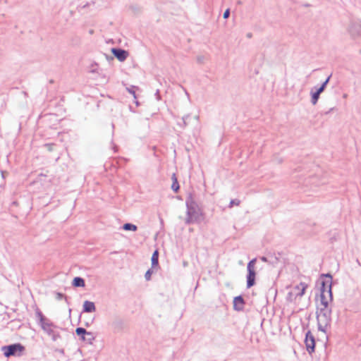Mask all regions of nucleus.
Segmentation results:
<instances>
[{"label":"nucleus","instance_id":"obj_1","mask_svg":"<svg viewBox=\"0 0 361 361\" xmlns=\"http://www.w3.org/2000/svg\"><path fill=\"white\" fill-rule=\"evenodd\" d=\"M318 330L326 333L331 321V310L330 307H318L317 311Z\"/></svg>","mask_w":361,"mask_h":361},{"label":"nucleus","instance_id":"obj_2","mask_svg":"<svg viewBox=\"0 0 361 361\" xmlns=\"http://www.w3.org/2000/svg\"><path fill=\"white\" fill-rule=\"evenodd\" d=\"M187 218L185 224H190L200 220L202 214L191 195L186 200Z\"/></svg>","mask_w":361,"mask_h":361},{"label":"nucleus","instance_id":"obj_3","mask_svg":"<svg viewBox=\"0 0 361 361\" xmlns=\"http://www.w3.org/2000/svg\"><path fill=\"white\" fill-rule=\"evenodd\" d=\"M307 285L305 283H300L290 288L286 299L288 302H295L298 299H300L304 295Z\"/></svg>","mask_w":361,"mask_h":361},{"label":"nucleus","instance_id":"obj_4","mask_svg":"<svg viewBox=\"0 0 361 361\" xmlns=\"http://www.w3.org/2000/svg\"><path fill=\"white\" fill-rule=\"evenodd\" d=\"M332 300L331 284H326L322 282V287L321 288L320 295V304L318 307H329V302Z\"/></svg>","mask_w":361,"mask_h":361},{"label":"nucleus","instance_id":"obj_5","mask_svg":"<svg viewBox=\"0 0 361 361\" xmlns=\"http://www.w3.org/2000/svg\"><path fill=\"white\" fill-rule=\"evenodd\" d=\"M42 330L47 334L53 341H56L61 338L60 334L56 331L58 328L53 322L49 319L40 325Z\"/></svg>","mask_w":361,"mask_h":361},{"label":"nucleus","instance_id":"obj_6","mask_svg":"<svg viewBox=\"0 0 361 361\" xmlns=\"http://www.w3.org/2000/svg\"><path fill=\"white\" fill-rule=\"evenodd\" d=\"M4 355L6 357L14 355H20L25 350V347L20 343H15L9 345L3 346L1 348Z\"/></svg>","mask_w":361,"mask_h":361},{"label":"nucleus","instance_id":"obj_7","mask_svg":"<svg viewBox=\"0 0 361 361\" xmlns=\"http://www.w3.org/2000/svg\"><path fill=\"white\" fill-rule=\"evenodd\" d=\"M257 259L256 258L252 259L249 262L247 266V287L250 288L255 284V264H256Z\"/></svg>","mask_w":361,"mask_h":361},{"label":"nucleus","instance_id":"obj_8","mask_svg":"<svg viewBox=\"0 0 361 361\" xmlns=\"http://www.w3.org/2000/svg\"><path fill=\"white\" fill-rule=\"evenodd\" d=\"M75 333L78 336H80L81 340L89 344H91L95 338L93 333L87 331L82 327H78L75 329Z\"/></svg>","mask_w":361,"mask_h":361},{"label":"nucleus","instance_id":"obj_9","mask_svg":"<svg viewBox=\"0 0 361 361\" xmlns=\"http://www.w3.org/2000/svg\"><path fill=\"white\" fill-rule=\"evenodd\" d=\"M348 31L353 37L361 35V22L360 20H352L348 27Z\"/></svg>","mask_w":361,"mask_h":361},{"label":"nucleus","instance_id":"obj_10","mask_svg":"<svg viewBox=\"0 0 361 361\" xmlns=\"http://www.w3.org/2000/svg\"><path fill=\"white\" fill-rule=\"evenodd\" d=\"M305 343L307 352L312 354L314 351L315 339L310 331L306 333Z\"/></svg>","mask_w":361,"mask_h":361},{"label":"nucleus","instance_id":"obj_11","mask_svg":"<svg viewBox=\"0 0 361 361\" xmlns=\"http://www.w3.org/2000/svg\"><path fill=\"white\" fill-rule=\"evenodd\" d=\"M128 56L129 52L128 51L121 49H114V57L119 61L123 62Z\"/></svg>","mask_w":361,"mask_h":361},{"label":"nucleus","instance_id":"obj_12","mask_svg":"<svg viewBox=\"0 0 361 361\" xmlns=\"http://www.w3.org/2000/svg\"><path fill=\"white\" fill-rule=\"evenodd\" d=\"M244 300L241 296H237L233 300V307L235 310L240 311L243 308Z\"/></svg>","mask_w":361,"mask_h":361},{"label":"nucleus","instance_id":"obj_13","mask_svg":"<svg viewBox=\"0 0 361 361\" xmlns=\"http://www.w3.org/2000/svg\"><path fill=\"white\" fill-rule=\"evenodd\" d=\"M96 310L95 305L93 302L85 300L83 303V312H93Z\"/></svg>","mask_w":361,"mask_h":361},{"label":"nucleus","instance_id":"obj_14","mask_svg":"<svg viewBox=\"0 0 361 361\" xmlns=\"http://www.w3.org/2000/svg\"><path fill=\"white\" fill-rule=\"evenodd\" d=\"M322 92H323L322 90L319 89V88H318L315 92L311 91V92H310V94H311V103L313 105H315L317 103L318 99L319 98V95Z\"/></svg>","mask_w":361,"mask_h":361},{"label":"nucleus","instance_id":"obj_15","mask_svg":"<svg viewBox=\"0 0 361 361\" xmlns=\"http://www.w3.org/2000/svg\"><path fill=\"white\" fill-rule=\"evenodd\" d=\"M35 314H36V317L39 319V325H41V324H43L45 322L49 320V319L46 318L44 316V314H42V312H41V310L38 307H37L36 310H35Z\"/></svg>","mask_w":361,"mask_h":361},{"label":"nucleus","instance_id":"obj_16","mask_svg":"<svg viewBox=\"0 0 361 361\" xmlns=\"http://www.w3.org/2000/svg\"><path fill=\"white\" fill-rule=\"evenodd\" d=\"M72 285L75 287H84L85 280L79 276L75 277L73 280Z\"/></svg>","mask_w":361,"mask_h":361},{"label":"nucleus","instance_id":"obj_17","mask_svg":"<svg viewBox=\"0 0 361 361\" xmlns=\"http://www.w3.org/2000/svg\"><path fill=\"white\" fill-rule=\"evenodd\" d=\"M126 90H127V91L130 94H131L133 96L135 99H137V96H136V93L135 92H136V90H139V87H138L130 86L129 87H126ZM135 102L136 104V106H139V102L137 100H135Z\"/></svg>","mask_w":361,"mask_h":361},{"label":"nucleus","instance_id":"obj_18","mask_svg":"<svg viewBox=\"0 0 361 361\" xmlns=\"http://www.w3.org/2000/svg\"><path fill=\"white\" fill-rule=\"evenodd\" d=\"M123 228L126 231H137V227L134 224L127 223L123 226Z\"/></svg>","mask_w":361,"mask_h":361},{"label":"nucleus","instance_id":"obj_19","mask_svg":"<svg viewBox=\"0 0 361 361\" xmlns=\"http://www.w3.org/2000/svg\"><path fill=\"white\" fill-rule=\"evenodd\" d=\"M159 253L157 250H155L152 256V266L158 265Z\"/></svg>","mask_w":361,"mask_h":361},{"label":"nucleus","instance_id":"obj_20","mask_svg":"<svg viewBox=\"0 0 361 361\" xmlns=\"http://www.w3.org/2000/svg\"><path fill=\"white\" fill-rule=\"evenodd\" d=\"M173 178H174V182L173 183L171 188L174 191H177L179 188V185H178L176 178H175L174 174L173 176Z\"/></svg>","mask_w":361,"mask_h":361},{"label":"nucleus","instance_id":"obj_21","mask_svg":"<svg viewBox=\"0 0 361 361\" xmlns=\"http://www.w3.org/2000/svg\"><path fill=\"white\" fill-rule=\"evenodd\" d=\"M63 298H65L66 300L67 301L66 297L63 293H56V300H62Z\"/></svg>","mask_w":361,"mask_h":361},{"label":"nucleus","instance_id":"obj_22","mask_svg":"<svg viewBox=\"0 0 361 361\" xmlns=\"http://www.w3.org/2000/svg\"><path fill=\"white\" fill-rule=\"evenodd\" d=\"M152 271L150 269H149L148 271H147V272L145 273V277L147 281H149L150 280V278H151V275H152Z\"/></svg>","mask_w":361,"mask_h":361},{"label":"nucleus","instance_id":"obj_23","mask_svg":"<svg viewBox=\"0 0 361 361\" xmlns=\"http://www.w3.org/2000/svg\"><path fill=\"white\" fill-rule=\"evenodd\" d=\"M239 201L237 200H232L230 202V207H233V205L235 204V205H238L239 204Z\"/></svg>","mask_w":361,"mask_h":361},{"label":"nucleus","instance_id":"obj_24","mask_svg":"<svg viewBox=\"0 0 361 361\" xmlns=\"http://www.w3.org/2000/svg\"><path fill=\"white\" fill-rule=\"evenodd\" d=\"M230 16V10L229 9H226L224 13V18H228Z\"/></svg>","mask_w":361,"mask_h":361},{"label":"nucleus","instance_id":"obj_25","mask_svg":"<svg viewBox=\"0 0 361 361\" xmlns=\"http://www.w3.org/2000/svg\"><path fill=\"white\" fill-rule=\"evenodd\" d=\"M97 64H92L90 67V72H95L96 71V69H97Z\"/></svg>","mask_w":361,"mask_h":361},{"label":"nucleus","instance_id":"obj_26","mask_svg":"<svg viewBox=\"0 0 361 361\" xmlns=\"http://www.w3.org/2000/svg\"><path fill=\"white\" fill-rule=\"evenodd\" d=\"M54 145V144H47L45 146L47 147V149L49 150V151H51L53 149V146Z\"/></svg>","mask_w":361,"mask_h":361},{"label":"nucleus","instance_id":"obj_27","mask_svg":"<svg viewBox=\"0 0 361 361\" xmlns=\"http://www.w3.org/2000/svg\"><path fill=\"white\" fill-rule=\"evenodd\" d=\"M326 85L325 84L322 83V85H321V87H319V89H322V91L324 92V90H325V88H326Z\"/></svg>","mask_w":361,"mask_h":361},{"label":"nucleus","instance_id":"obj_28","mask_svg":"<svg viewBox=\"0 0 361 361\" xmlns=\"http://www.w3.org/2000/svg\"><path fill=\"white\" fill-rule=\"evenodd\" d=\"M330 77H331V76H329V77L326 78V80L323 83H324V84H325L326 85H327V84H328V82H329V80H330Z\"/></svg>","mask_w":361,"mask_h":361},{"label":"nucleus","instance_id":"obj_29","mask_svg":"<svg viewBox=\"0 0 361 361\" xmlns=\"http://www.w3.org/2000/svg\"><path fill=\"white\" fill-rule=\"evenodd\" d=\"M261 259H262V261L265 262H268V259H267V258L266 257H262L261 258Z\"/></svg>","mask_w":361,"mask_h":361},{"label":"nucleus","instance_id":"obj_30","mask_svg":"<svg viewBox=\"0 0 361 361\" xmlns=\"http://www.w3.org/2000/svg\"><path fill=\"white\" fill-rule=\"evenodd\" d=\"M105 56H106V59H107V60L113 59V58H112V57H111V56H108L107 54H105Z\"/></svg>","mask_w":361,"mask_h":361},{"label":"nucleus","instance_id":"obj_31","mask_svg":"<svg viewBox=\"0 0 361 361\" xmlns=\"http://www.w3.org/2000/svg\"><path fill=\"white\" fill-rule=\"evenodd\" d=\"M106 44H109V43H110V42H111V43H113V39H109L108 41H106Z\"/></svg>","mask_w":361,"mask_h":361},{"label":"nucleus","instance_id":"obj_32","mask_svg":"<svg viewBox=\"0 0 361 361\" xmlns=\"http://www.w3.org/2000/svg\"><path fill=\"white\" fill-rule=\"evenodd\" d=\"M197 60H198V61H200H200H202V57H198V58H197Z\"/></svg>","mask_w":361,"mask_h":361},{"label":"nucleus","instance_id":"obj_33","mask_svg":"<svg viewBox=\"0 0 361 361\" xmlns=\"http://www.w3.org/2000/svg\"><path fill=\"white\" fill-rule=\"evenodd\" d=\"M109 49H110L111 52L113 53V47H111Z\"/></svg>","mask_w":361,"mask_h":361},{"label":"nucleus","instance_id":"obj_34","mask_svg":"<svg viewBox=\"0 0 361 361\" xmlns=\"http://www.w3.org/2000/svg\"><path fill=\"white\" fill-rule=\"evenodd\" d=\"M90 33L92 34L93 33V30H90Z\"/></svg>","mask_w":361,"mask_h":361}]
</instances>
